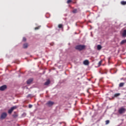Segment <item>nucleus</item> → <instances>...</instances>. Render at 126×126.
Instances as JSON below:
<instances>
[{"mask_svg": "<svg viewBox=\"0 0 126 126\" xmlns=\"http://www.w3.org/2000/svg\"><path fill=\"white\" fill-rule=\"evenodd\" d=\"M85 48H86V46L82 45H76L75 47V49L78 50V51H82L84 50Z\"/></svg>", "mask_w": 126, "mask_h": 126, "instance_id": "1", "label": "nucleus"}, {"mask_svg": "<svg viewBox=\"0 0 126 126\" xmlns=\"http://www.w3.org/2000/svg\"><path fill=\"white\" fill-rule=\"evenodd\" d=\"M6 117H7V114L6 112H3L1 114V116L0 117V119L4 120V119H5Z\"/></svg>", "mask_w": 126, "mask_h": 126, "instance_id": "2", "label": "nucleus"}, {"mask_svg": "<svg viewBox=\"0 0 126 126\" xmlns=\"http://www.w3.org/2000/svg\"><path fill=\"white\" fill-rule=\"evenodd\" d=\"M17 108H18V107L17 106H14L12 107L8 111V114H11L12 113V112H13L14 110H15L16 109H17Z\"/></svg>", "mask_w": 126, "mask_h": 126, "instance_id": "3", "label": "nucleus"}, {"mask_svg": "<svg viewBox=\"0 0 126 126\" xmlns=\"http://www.w3.org/2000/svg\"><path fill=\"white\" fill-rule=\"evenodd\" d=\"M54 104H55V102H54V101H49L46 103V105L48 107H52V106H53Z\"/></svg>", "mask_w": 126, "mask_h": 126, "instance_id": "4", "label": "nucleus"}, {"mask_svg": "<svg viewBox=\"0 0 126 126\" xmlns=\"http://www.w3.org/2000/svg\"><path fill=\"white\" fill-rule=\"evenodd\" d=\"M126 108L122 107L119 109L118 113H119L120 114H124V113L126 112Z\"/></svg>", "mask_w": 126, "mask_h": 126, "instance_id": "5", "label": "nucleus"}, {"mask_svg": "<svg viewBox=\"0 0 126 126\" xmlns=\"http://www.w3.org/2000/svg\"><path fill=\"white\" fill-rule=\"evenodd\" d=\"M7 88L6 85H3L0 87V91H4Z\"/></svg>", "mask_w": 126, "mask_h": 126, "instance_id": "6", "label": "nucleus"}, {"mask_svg": "<svg viewBox=\"0 0 126 126\" xmlns=\"http://www.w3.org/2000/svg\"><path fill=\"white\" fill-rule=\"evenodd\" d=\"M83 63H84V64H85V65H88V64H89V61H88V60H85L83 62Z\"/></svg>", "mask_w": 126, "mask_h": 126, "instance_id": "7", "label": "nucleus"}, {"mask_svg": "<svg viewBox=\"0 0 126 126\" xmlns=\"http://www.w3.org/2000/svg\"><path fill=\"white\" fill-rule=\"evenodd\" d=\"M33 81V79H29L27 80V84H31V83H32V82Z\"/></svg>", "mask_w": 126, "mask_h": 126, "instance_id": "8", "label": "nucleus"}, {"mask_svg": "<svg viewBox=\"0 0 126 126\" xmlns=\"http://www.w3.org/2000/svg\"><path fill=\"white\" fill-rule=\"evenodd\" d=\"M122 36L123 37H126V30H125L123 33H122Z\"/></svg>", "mask_w": 126, "mask_h": 126, "instance_id": "9", "label": "nucleus"}, {"mask_svg": "<svg viewBox=\"0 0 126 126\" xmlns=\"http://www.w3.org/2000/svg\"><path fill=\"white\" fill-rule=\"evenodd\" d=\"M28 48V44L27 43H25L23 45V48L24 49H27Z\"/></svg>", "mask_w": 126, "mask_h": 126, "instance_id": "10", "label": "nucleus"}, {"mask_svg": "<svg viewBox=\"0 0 126 126\" xmlns=\"http://www.w3.org/2000/svg\"><path fill=\"white\" fill-rule=\"evenodd\" d=\"M50 83H51V82L50 81V80H48L44 83V85H49V84H50Z\"/></svg>", "mask_w": 126, "mask_h": 126, "instance_id": "11", "label": "nucleus"}, {"mask_svg": "<svg viewBox=\"0 0 126 126\" xmlns=\"http://www.w3.org/2000/svg\"><path fill=\"white\" fill-rule=\"evenodd\" d=\"M126 39L123 40L121 42L120 45H124V44H126Z\"/></svg>", "mask_w": 126, "mask_h": 126, "instance_id": "12", "label": "nucleus"}, {"mask_svg": "<svg viewBox=\"0 0 126 126\" xmlns=\"http://www.w3.org/2000/svg\"><path fill=\"white\" fill-rule=\"evenodd\" d=\"M97 49L98 50V51H100V50L102 49V46H101L100 45H98L97 46Z\"/></svg>", "mask_w": 126, "mask_h": 126, "instance_id": "13", "label": "nucleus"}, {"mask_svg": "<svg viewBox=\"0 0 126 126\" xmlns=\"http://www.w3.org/2000/svg\"><path fill=\"white\" fill-rule=\"evenodd\" d=\"M121 3L122 5H126V1H122Z\"/></svg>", "mask_w": 126, "mask_h": 126, "instance_id": "14", "label": "nucleus"}, {"mask_svg": "<svg viewBox=\"0 0 126 126\" xmlns=\"http://www.w3.org/2000/svg\"><path fill=\"white\" fill-rule=\"evenodd\" d=\"M124 85H125V83H121L119 84V87H123V86H124Z\"/></svg>", "mask_w": 126, "mask_h": 126, "instance_id": "15", "label": "nucleus"}, {"mask_svg": "<svg viewBox=\"0 0 126 126\" xmlns=\"http://www.w3.org/2000/svg\"><path fill=\"white\" fill-rule=\"evenodd\" d=\"M13 117L14 118H16V117H18V115H17L15 112L13 115Z\"/></svg>", "mask_w": 126, "mask_h": 126, "instance_id": "16", "label": "nucleus"}, {"mask_svg": "<svg viewBox=\"0 0 126 126\" xmlns=\"http://www.w3.org/2000/svg\"><path fill=\"white\" fill-rule=\"evenodd\" d=\"M73 13H77V9H74L72 11Z\"/></svg>", "mask_w": 126, "mask_h": 126, "instance_id": "17", "label": "nucleus"}, {"mask_svg": "<svg viewBox=\"0 0 126 126\" xmlns=\"http://www.w3.org/2000/svg\"><path fill=\"white\" fill-rule=\"evenodd\" d=\"M120 94H114V97H119L120 96Z\"/></svg>", "mask_w": 126, "mask_h": 126, "instance_id": "18", "label": "nucleus"}, {"mask_svg": "<svg viewBox=\"0 0 126 126\" xmlns=\"http://www.w3.org/2000/svg\"><path fill=\"white\" fill-rule=\"evenodd\" d=\"M109 124H110V121L109 120H106L105 121V125H109Z\"/></svg>", "mask_w": 126, "mask_h": 126, "instance_id": "19", "label": "nucleus"}, {"mask_svg": "<svg viewBox=\"0 0 126 126\" xmlns=\"http://www.w3.org/2000/svg\"><path fill=\"white\" fill-rule=\"evenodd\" d=\"M70 2H72V0H67V3H70Z\"/></svg>", "mask_w": 126, "mask_h": 126, "instance_id": "20", "label": "nucleus"}, {"mask_svg": "<svg viewBox=\"0 0 126 126\" xmlns=\"http://www.w3.org/2000/svg\"><path fill=\"white\" fill-rule=\"evenodd\" d=\"M59 28H63V25L62 24H59L58 25Z\"/></svg>", "mask_w": 126, "mask_h": 126, "instance_id": "21", "label": "nucleus"}, {"mask_svg": "<svg viewBox=\"0 0 126 126\" xmlns=\"http://www.w3.org/2000/svg\"><path fill=\"white\" fill-rule=\"evenodd\" d=\"M34 29L35 30H38V29H40V27H35Z\"/></svg>", "mask_w": 126, "mask_h": 126, "instance_id": "22", "label": "nucleus"}, {"mask_svg": "<svg viewBox=\"0 0 126 126\" xmlns=\"http://www.w3.org/2000/svg\"><path fill=\"white\" fill-rule=\"evenodd\" d=\"M101 64H102V61H100L98 63V65L100 66Z\"/></svg>", "mask_w": 126, "mask_h": 126, "instance_id": "23", "label": "nucleus"}, {"mask_svg": "<svg viewBox=\"0 0 126 126\" xmlns=\"http://www.w3.org/2000/svg\"><path fill=\"white\" fill-rule=\"evenodd\" d=\"M23 41L24 42H26V38L23 37Z\"/></svg>", "mask_w": 126, "mask_h": 126, "instance_id": "24", "label": "nucleus"}, {"mask_svg": "<svg viewBox=\"0 0 126 126\" xmlns=\"http://www.w3.org/2000/svg\"><path fill=\"white\" fill-rule=\"evenodd\" d=\"M32 107H33V106L32 105H31V104H30L29 105V108H30V109H31V108H32Z\"/></svg>", "mask_w": 126, "mask_h": 126, "instance_id": "25", "label": "nucleus"}, {"mask_svg": "<svg viewBox=\"0 0 126 126\" xmlns=\"http://www.w3.org/2000/svg\"><path fill=\"white\" fill-rule=\"evenodd\" d=\"M30 96H31V94L28 95V97H30Z\"/></svg>", "mask_w": 126, "mask_h": 126, "instance_id": "26", "label": "nucleus"}]
</instances>
